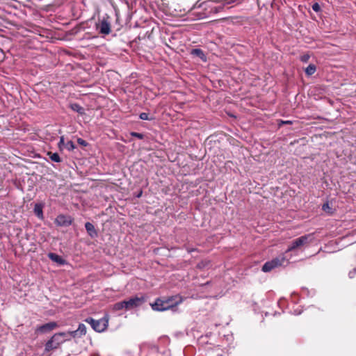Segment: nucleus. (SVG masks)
<instances>
[{"label":"nucleus","instance_id":"8","mask_svg":"<svg viewBox=\"0 0 356 356\" xmlns=\"http://www.w3.org/2000/svg\"><path fill=\"white\" fill-rule=\"evenodd\" d=\"M72 220L73 219L71 216L60 214L55 219V223L58 226L67 227L72 224Z\"/></svg>","mask_w":356,"mask_h":356},{"label":"nucleus","instance_id":"30","mask_svg":"<svg viewBox=\"0 0 356 356\" xmlns=\"http://www.w3.org/2000/svg\"><path fill=\"white\" fill-rule=\"evenodd\" d=\"M61 145H64V137L63 136L60 137V141L58 143V146H59L60 149L61 148Z\"/></svg>","mask_w":356,"mask_h":356},{"label":"nucleus","instance_id":"9","mask_svg":"<svg viewBox=\"0 0 356 356\" xmlns=\"http://www.w3.org/2000/svg\"><path fill=\"white\" fill-rule=\"evenodd\" d=\"M57 327H58L57 323L52 321V322H49V323H45L44 325H42L40 326H38L36 328L35 332H40V333H43V334L48 333V332H50L51 331H52L53 330L56 329Z\"/></svg>","mask_w":356,"mask_h":356},{"label":"nucleus","instance_id":"2","mask_svg":"<svg viewBox=\"0 0 356 356\" xmlns=\"http://www.w3.org/2000/svg\"><path fill=\"white\" fill-rule=\"evenodd\" d=\"M241 0H225L222 6H216L213 1H204L202 2V19L207 18L212 13H217L223 8L225 5L233 3H239Z\"/></svg>","mask_w":356,"mask_h":356},{"label":"nucleus","instance_id":"6","mask_svg":"<svg viewBox=\"0 0 356 356\" xmlns=\"http://www.w3.org/2000/svg\"><path fill=\"white\" fill-rule=\"evenodd\" d=\"M86 321L90 323L95 331L99 332L104 331L108 325V318L107 317H104L99 320H95L92 318H87Z\"/></svg>","mask_w":356,"mask_h":356},{"label":"nucleus","instance_id":"12","mask_svg":"<svg viewBox=\"0 0 356 356\" xmlns=\"http://www.w3.org/2000/svg\"><path fill=\"white\" fill-rule=\"evenodd\" d=\"M85 227H86V231L88 232V234L91 236V237H95L97 236V233L95 229V227L94 225L88 222L85 224Z\"/></svg>","mask_w":356,"mask_h":356},{"label":"nucleus","instance_id":"22","mask_svg":"<svg viewBox=\"0 0 356 356\" xmlns=\"http://www.w3.org/2000/svg\"><path fill=\"white\" fill-rule=\"evenodd\" d=\"M216 289V286H212V291H211L210 294L208 295V296H205L206 297H213V298H216L218 295V293L217 291L215 290Z\"/></svg>","mask_w":356,"mask_h":356},{"label":"nucleus","instance_id":"24","mask_svg":"<svg viewBox=\"0 0 356 356\" xmlns=\"http://www.w3.org/2000/svg\"><path fill=\"white\" fill-rule=\"evenodd\" d=\"M77 143H78L80 145H81V146H84V147L87 146V145H88V143H87L85 140H83V139H82V138H79L77 139Z\"/></svg>","mask_w":356,"mask_h":356},{"label":"nucleus","instance_id":"20","mask_svg":"<svg viewBox=\"0 0 356 356\" xmlns=\"http://www.w3.org/2000/svg\"><path fill=\"white\" fill-rule=\"evenodd\" d=\"M66 148L69 151H72L75 149L76 146L72 140L67 141L65 144Z\"/></svg>","mask_w":356,"mask_h":356},{"label":"nucleus","instance_id":"10","mask_svg":"<svg viewBox=\"0 0 356 356\" xmlns=\"http://www.w3.org/2000/svg\"><path fill=\"white\" fill-rule=\"evenodd\" d=\"M69 333V337L71 338L80 337L83 335H85L86 333V327L84 324L80 323L77 330L67 332Z\"/></svg>","mask_w":356,"mask_h":356},{"label":"nucleus","instance_id":"31","mask_svg":"<svg viewBox=\"0 0 356 356\" xmlns=\"http://www.w3.org/2000/svg\"><path fill=\"white\" fill-rule=\"evenodd\" d=\"M282 124H291V121H282Z\"/></svg>","mask_w":356,"mask_h":356},{"label":"nucleus","instance_id":"28","mask_svg":"<svg viewBox=\"0 0 356 356\" xmlns=\"http://www.w3.org/2000/svg\"><path fill=\"white\" fill-rule=\"evenodd\" d=\"M191 54L196 56L200 55V49H194L191 51Z\"/></svg>","mask_w":356,"mask_h":356},{"label":"nucleus","instance_id":"19","mask_svg":"<svg viewBox=\"0 0 356 356\" xmlns=\"http://www.w3.org/2000/svg\"><path fill=\"white\" fill-rule=\"evenodd\" d=\"M322 209L328 213H332V208L330 207L329 205V203L328 202H326V203H324L322 206Z\"/></svg>","mask_w":356,"mask_h":356},{"label":"nucleus","instance_id":"33","mask_svg":"<svg viewBox=\"0 0 356 356\" xmlns=\"http://www.w3.org/2000/svg\"><path fill=\"white\" fill-rule=\"evenodd\" d=\"M142 195V191L140 192V193H138V195H137L138 197H140Z\"/></svg>","mask_w":356,"mask_h":356},{"label":"nucleus","instance_id":"15","mask_svg":"<svg viewBox=\"0 0 356 356\" xmlns=\"http://www.w3.org/2000/svg\"><path fill=\"white\" fill-rule=\"evenodd\" d=\"M113 310H115V311L121 310L123 309H125L127 310V306L125 305V301L123 300V301L118 302L114 304L113 306Z\"/></svg>","mask_w":356,"mask_h":356},{"label":"nucleus","instance_id":"27","mask_svg":"<svg viewBox=\"0 0 356 356\" xmlns=\"http://www.w3.org/2000/svg\"><path fill=\"white\" fill-rule=\"evenodd\" d=\"M312 9L315 12H318L321 10L320 5L318 3H315L312 5Z\"/></svg>","mask_w":356,"mask_h":356},{"label":"nucleus","instance_id":"4","mask_svg":"<svg viewBox=\"0 0 356 356\" xmlns=\"http://www.w3.org/2000/svg\"><path fill=\"white\" fill-rule=\"evenodd\" d=\"M313 234H305L299 238H296L295 240L292 241L290 245L288 246L286 250V253L292 252L296 249L301 248L302 246L311 243L313 241Z\"/></svg>","mask_w":356,"mask_h":356},{"label":"nucleus","instance_id":"23","mask_svg":"<svg viewBox=\"0 0 356 356\" xmlns=\"http://www.w3.org/2000/svg\"><path fill=\"white\" fill-rule=\"evenodd\" d=\"M139 118L143 120H152V118H149V114L147 113H141L139 115Z\"/></svg>","mask_w":356,"mask_h":356},{"label":"nucleus","instance_id":"14","mask_svg":"<svg viewBox=\"0 0 356 356\" xmlns=\"http://www.w3.org/2000/svg\"><path fill=\"white\" fill-rule=\"evenodd\" d=\"M47 155L49 156L50 159L52 161H54L56 163H59L61 161L60 157L58 153H56V152L53 153V152H49L47 153Z\"/></svg>","mask_w":356,"mask_h":356},{"label":"nucleus","instance_id":"16","mask_svg":"<svg viewBox=\"0 0 356 356\" xmlns=\"http://www.w3.org/2000/svg\"><path fill=\"white\" fill-rule=\"evenodd\" d=\"M316 71V67L314 64H309L305 69V73L308 76L314 74Z\"/></svg>","mask_w":356,"mask_h":356},{"label":"nucleus","instance_id":"1","mask_svg":"<svg viewBox=\"0 0 356 356\" xmlns=\"http://www.w3.org/2000/svg\"><path fill=\"white\" fill-rule=\"evenodd\" d=\"M182 301V298L179 296H171L165 299L158 298L154 303L151 304V307L154 311L163 312L175 307Z\"/></svg>","mask_w":356,"mask_h":356},{"label":"nucleus","instance_id":"21","mask_svg":"<svg viewBox=\"0 0 356 356\" xmlns=\"http://www.w3.org/2000/svg\"><path fill=\"white\" fill-rule=\"evenodd\" d=\"M310 58V55L308 54H304V55H302L300 57V60L302 62V63H307L309 61Z\"/></svg>","mask_w":356,"mask_h":356},{"label":"nucleus","instance_id":"26","mask_svg":"<svg viewBox=\"0 0 356 356\" xmlns=\"http://www.w3.org/2000/svg\"><path fill=\"white\" fill-rule=\"evenodd\" d=\"M131 135L134 137L138 138V139H143L144 137L142 134L137 133V132H132V133H131Z\"/></svg>","mask_w":356,"mask_h":356},{"label":"nucleus","instance_id":"17","mask_svg":"<svg viewBox=\"0 0 356 356\" xmlns=\"http://www.w3.org/2000/svg\"><path fill=\"white\" fill-rule=\"evenodd\" d=\"M70 107H71V108H72L73 111H76V112H77V113H80V114H83V112H84V109H83V107H81V106L79 104H71Z\"/></svg>","mask_w":356,"mask_h":356},{"label":"nucleus","instance_id":"5","mask_svg":"<svg viewBox=\"0 0 356 356\" xmlns=\"http://www.w3.org/2000/svg\"><path fill=\"white\" fill-rule=\"evenodd\" d=\"M286 262V258L284 254L279 255L278 257L273 259L270 261H266L262 266V271L267 273L273 269L284 265Z\"/></svg>","mask_w":356,"mask_h":356},{"label":"nucleus","instance_id":"7","mask_svg":"<svg viewBox=\"0 0 356 356\" xmlns=\"http://www.w3.org/2000/svg\"><path fill=\"white\" fill-rule=\"evenodd\" d=\"M124 301L125 305L127 306V310H130L142 305L145 302V298L143 296H135Z\"/></svg>","mask_w":356,"mask_h":356},{"label":"nucleus","instance_id":"11","mask_svg":"<svg viewBox=\"0 0 356 356\" xmlns=\"http://www.w3.org/2000/svg\"><path fill=\"white\" fill-rule=\"evenodd\" d=\"M99 33L103 35H108L111 33V25L106 21L103 20L99 25Z\"/></svg>","mask_w":356,"mask_h":356},{"label":"nucleus","instance_id":"18","mask_svg":"<svg viewBox=\"0 0 356 356\" xmlns=\"http://www.w3.org/2000/svg\"><path fill=\"white\" fill-rule=\"evenodd\" d=\"M34 212L36 214V216L40 218H42L43 217V213H42V208L40 207L38 205H35V208H34Z\"/></svg>","mask_w":356,"mask_h":356},{"label":"nucleus","instance_id":"29","mask_svg":"<svg viewBox=\"0 0 356 356\" xmlns=\"http://www.w3.org/2000/svg\"><path fill=\"white\" fill-rule=\"evenodd\" d=\"M356 275V268L349 272V277L353 278Z\"/></svg>","mask_w":356,"mask_h":356},{"label":"nucleus","instance_id":"32","mask_svg":"<svg viewBox=\"0 0 356 356\" xmlns=\"http://www.w3.org/2000/svg\"><path fill=\"white\" fill-rule=\"evenodd\" d=\"M201 59H202V60H206V58H205L204 55H203L202 54Z\"/></svg>","mask_w":356,"mask_h":356},{"label":"nucleus","instance_id":"13","mask_svg":"<svg viewBox=\"0 0 356 356\" xmlns=\"http://www.w3.org/2000/svg\"><path fill=\"white\" fill-rule=\"evenodd\" d=\"M48 257L51 260H52L59 264H63L65 263L64 259H62L59 255H58L55 253H49L48 254Z\"/></svg>","mask_w":356,"mask_h":356},{"label":"nucleus","instance_id":"3","mask_svg":"<svg viewBox=\"0 0 356 356\" xmlns=\"http://www.w3.org/2000/svg\"><path fill=\"white\" fill-rule=\"evenodd\" d=\"M69 340H70V337L67 332L56 333L47 341L44 350L46 352H49L53 349H56L61 343Z\"/></svg>","mask_w":356,"mask_h":356},{"label":"nucleus","instance_id":"25","mask_svg":"<svg viewBox=\"0 0 356 356\" xmlns=\"http://www.w3.org/2000/svg\"><path fill=\"white\" fill-rule=\"evenodd\" d=\"M209 282H207L204 284H202V293H204V292L209 291Z\"/></svg>","mask_w":356,"mask_h":356}]
</instances>
